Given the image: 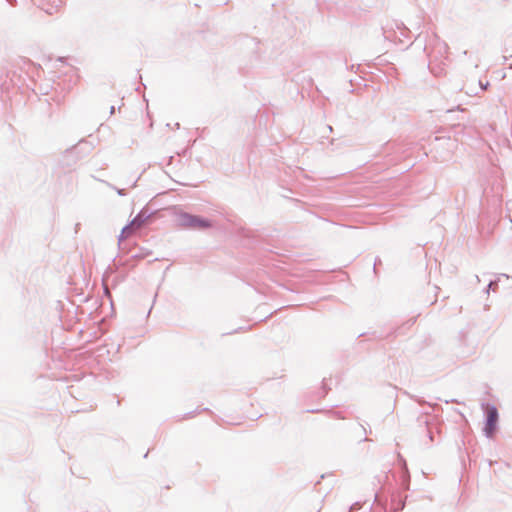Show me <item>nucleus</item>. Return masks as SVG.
<instances>
[{"label": "nucleus", "mask_w": 512, "mask_h": 512, "mask_svg": "<svg viewBox=\"0 0 512 512\" xmlns=\"http://www.w3.org/2000/svg\"><path fill=\"white\" fill-rule=\"evenodd\" d=\"M498 420V412L495 407H490L487 410V426H486V432L488 435H492L495 428L496 423Z\"/></svg>", "instance_id": "1"}, {"label": "nucleus", "mask_w": 512, "mask_h": 512, "mask_svg": "<svg viewBox=\"0 0 512 512\" xmlns=\"http://www.w3.org/2000/svg\"><path fill=\"white\" fill-rule=\"evenodd\" d=\"M142 220L140 218H135L132 222L123 228L121 236L123 238L129 237L135 230L139 229L142 226Z\"/></svg>", "instance_id": "2"}, {"label": "nucleus", "mask_w": 512, "mask_h": 512, "mask_svg": "<svg viewBox=\"0 0 512 512\" xmlns=\"http://www.w3.org/2000/svg\"><path fill=\"white\" fill-rule=\"evenodd\" d=\"M190 225L197 228H207L210 226L208 221L198 217H190Z\"/></svg>", "instance_id": "3"}, {"label": "nucleus", "mask_w": 512, "mask_h": 512, "mask_svg": "<svg viewBox=\"0 0 512 512\" xmlns=\"http://www.w3.org/2000/svg\"><path fill=\"white\" fill-rule=\"evenodd\" d=\"M488 85H489V83L487 82L486 84H483V85H482V87H483L484 89H487Z\"/></svg>", "instance_id": "4"}, {"label": "nucleus", "mask_w": 512, "mask_h": 512, "mask_svg": "<svg viewBox=\"0 0 512 512\" xmlns=\"http://www.w3.org/2000/svg\"><path fill=\"white\" fill-rule=\"evenodd\" d=\"M511 57H512V55H511Z\"/></svg>", "instance_id": "5"}]
</instances>
